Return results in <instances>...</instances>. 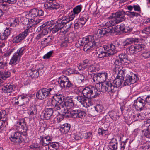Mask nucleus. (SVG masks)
<instances>
[{
  "mask_svg": "<svg viewBox=\"0 0 150 150\" xmlns=\"http://www.w3.org/2000/svg\"><path fill=\"white\" fill-rule=\"evenodd\" d=\"M48 146V150H58L59 145L57 142H51L49 144Z\"/></svg>",
  "mask_w": 150,
  "mask_h": 150,
  "instance_id": "nucleus-37",
  "label": "nucleus"
},
{
  "mask_svg": "<svg viewBox=\"0 0 150 150\" xmlns=\"http://www.w3.org/2000/svg\"><path fill=\"white\" fill-rule=\"evenodd\" d=\"M128 140V139H127L125 141H121L120 144V150H124L126 143Z\"/></svg>",
  "mask_w": 150,
  "mask_h": 150,
  "instance_id": "nucleus-56",
  "label": "nucleus"
},
{
  "mask_svg": "<svg viewBox=\"0 0 150 150\" xmlns=\"http://www.w3.org/2000/svg\"><path fill=\"white\" fill-rule=\"evenodd\" d=\"M58 82L61 87L63 88L70 89L74 88L75 86L68 77L64 75L61 76L59 78Z\"/></svg>",
  "mask_w": 150,
  "mask_h": 150,
  "instance_id": "nucleus-11",
  "label": "nucleus"
},
{
  "mask_svg": "<svg viewBox=\"0 0 150 150\" xmlns=\"http://www.w3.org/2000/svg\"><path fill=\"white\" fill-rule=\"evenodd\" d=\"M30 33L29 28L25 29L24 32L20 33L17 35L14 36L12 40V42L13 43H18L23 40L25 37L28 35Z\"/></svg>",
  "mask_w": 150,
  "mask_h": 150,
  "instance_id": "nucleus-16",
  "label": "nucleus"
},
{
  "mask_svg": "<svg viewBox=\"0 0 150 150\" xmlns=\"http://www.w3.org/2000/svg\"><path fill=\"white\" fill-rule=\"evenodd\" d=\"M1 76H0V77L3 80H5L6 79L9 77L11 75V73L10 72L8 71H4V72H2L1 71Z\"/></svg>",
  "mask_w": 150,
  "mask_h": 150,
  "instance_id": "nucleus-45",
  "label": "nucleus"
},
{
  "mask_svg": "<svg viewBox=\"0 0 150 150\" xmlns=\"http://www.w3.org/2000/svg\"><path fill=\"white\" fill-rule=\"evenodd\" d=\"M125 12L122 10L118 11L112 15L113 17L109 21L107 22L108 25L114 26L116 24L125 20Z\"/></svg>",
  "mask_w": 150,
  "mask_h": 150,
  "instance_id": "nucleus-5",
  "label": "nucleus"
},
{
  "mask_svg": "<svg viewBox=\"0 0 150 150\" xmlns=\"http://www.w3.org/2000/svg\"><path fill=\"white\" fill-rule=\"evenodd\" d=\"M40 144L44 146H48L50 144L51 141V138L49 136L40 137Z\"/></svg>",
  "mask_w": 150,
  "mask_h": 150,
  "instance_id": "nucleus-29",
  "label": "nucleus"
},
{
  "mask_svg": "<svg viewBox=\"0 0 150 150\" xmlns=\"http://www.w3.org/2000/svg\"><path fill=\"white\" fill-rule=\"evenodd\" d=\"M121 69V68L118 69V73L117 77L124 79V77L125 74L127 73V71L122 67Z\"/></svg>",
  "mask_w": 150,
  "mask_h": 150,
  "instance_id": "nucleus-40",
  "label": "nucleus"
},
{
  "mask_svg": "<svg viewBox=\"0 0 150 150\" xmlns=\"http://www.w3.org/2000/svg\"><path fill=\"white\" fill-rule=\"evenodd\" d=\"M141 56L144 59H147L150 57V51L143 53L141 54Z\"/></svg>",
  "mask_w": 150,
  "mask_h": 150,
  "instance_id": "nucleus-63",
  "label": "nucleus"
},
{
  "mask_svg": "<svg viewBox=\"0 0 150 150\" xmlns=\"http://www.w3.org/2000/svg\"><path fill=\"white\" fill-rule=\"evenodd\" d=\"M32 71V74L31 76L34 78H37L39 76L38 70L33 69L31 70Z\"/></svg>",
  "mask_w": 150,
  "mask_h": 150,
  "instance_id": "nucleus-57",
  "label": "nucleus"
},
{
  "mask_svg": "<svg viewBox=\"0 0 150 150\" xmlns=\"http://www.w3.org/2000/svg\"><path fill=\"white\" fill-rule=\"evenodd\" d=\"M26 123L25 122V119L23 118L19 120L18 122H17V125L19 126V127L21 126V128L25 131L23 132L18 131V132L20 134V136H25L27 134V128L26 126Z\"/></svg>",
  "mask_w": 150,
  "mask_h": 150,
  "instance_id": "nucleus-23",
  "label": "nucleus"
},
{
  "mask_svg": "<svg viewBox=\"0 0 150 150\" xmlns=\"http://www.w3.org/2000/svg\"><path fill=\"white\" fill-rule=\"evenodd\" d=\"M74 19L73 15L71 16L69 13L68 17L64 16L62 17L59 19L65 25H66L70 21Z\"/></svg>",
  "mask_w": 150,
  "mask_h": 150,
  "instance_id": "nucleus-35",
  "label": "nucleus"
},
{
  "mask_svg": "<svg viewBox=\"0 0 150 150\" xmlns=\"http://www.w3.org/2000/svg\"><path fill=\"white\" fill-rule=\"evenodd\" d=\"M7 120V114L5 110H0V120Z\"/></svg>",
  "mask_w": 150,
  "mask_h": 150,
  "instance_id": "nucleus-47",
  "label": "nucleus"
},
{
  "mask_svg": "<svg viewBox=\"0 0 150 150\" xmlns=\"http://www.w3.org/2000/svg\"><path fill=\"white\" fill-rule=\"evenodd\" d=\"M64 96L62 94H57L54 95L51 99V105L54 107L53 109H59L62 103L64 101Z\"/></svg>",
  "mask_w": 150,
  "mask_h": 150,
  "instance_id": "nucleus-10",
  "label": "nucleus"
},
{
  "mask_svg": "<svg viewBox=\"0 0 150 150\" xmlns=\"http://www.w3.org/2000/svg\"><path fill=\"white\" fill-rule=\"evenodd\" d=\"M4 2L2 1L0 2V8L4 11L7 10L8 7V5L6 3H4Z\"/></svg>",
  "mask_w": 150,
  "mask_h": 150,
  "instance_id": "nucleus-60",
  "label": "nucleus"
},
{
  "mask_svg": "<svg viewBox=\"0 0 150 150\" xmlns=\"http://www.w3.org/2000/svg\"><path fill=\"white\" fill-rule=\"evenodd\" d=\"M123 81L124 79L116 76L115 80L112 81V82L115 87L117 88L121 86Z\"/></svg>",
  "mask_w": 150,
  "mask_h": 150,
  "instance_id": "nucleus-34",
  "label": "nucleus"
},
{
  "mask_svg": "<svg viewBox=\"0 0 150 150\" xmlns=\"http://www.w3.org/2000/svg\"><path fill=\"white\" fill-rule=\"evenodd\" d=\"M118 58L124 64H128V61H129L128 58L127 56V54H122L119 55L118 56Z\"/></svg>",
  "mask_w": 150,
  "mask_h": 150,
  "instance_id": "nucleus-38",
  "label": "nucleus"
},
{
  "mask_svg": "<svg viewBox=\"0 0 150 150\" xmlns=\"http://www.w3.org/2000/svg\"><path fill=\"white\" fill-rule=\"evenodd\" d=\"M98 132L99 135L105 136L108 135V131L107 130H105L102 128H99L98 130Z\"/></svg>",
  "mask_w": 150,
  "mask_h": 150,
  "instance_id": "nucleus-51",
  "label": "nucleus"
},
{
  "mask_svg": "<svg viewBox=\"0 0 150 150\" xmlns=\"http://www.w3.org/2000/svg\"><path fill=\"white\" fill-rule=\"evenodd\" d=\"M145 46L142 44L136 43L134 45L128 47L126 49L127 51L132 54L144 50Z\"/></svg>",
  "mask_w": 150,
  "mask_h": 150,
  "instance_id": "nucleus-13",
  "label": "nucleus"
},
{
  "mask_svg": "<svg viewBox=\"0 0 150 150\" xmlns=\"http://www.w3.org/2000/svg\"><path fill=\"white\" fill-rule=\"evenodd\" d=\"M139 42L138 38H128L126 39L123 42V44L124 46H127L130 45L133 42L138 43Z\"/></svg>",
  "mask_w": 150,
  "mask_h": 150,
  "instance_id": "nucleus-32",
  "label": "nucleus"
},
{
  "mask_svg": "<svg viewBox=\"0 0 150 150\" xmlns=\"http://www.w3.org/2000/svg\"><path fill=\"white\" fill-rule=\"evenodd\" d=\"M57 91L56 86L54 84L50 85L46 87L39 89L36 93V97L39 100H43Z\"/></svg>",
  "mask_w": 150,
  "mask_h": 150,
  "instance_id": "nucleus-2",
  "label": "nucleus"
},
{
  "mask_svg": "<svg viewBox=\"0 0 150 150\" xmlns=\"http://www.w3.org/2000/svg\"><path fill=\"white\" fill-rule=\"evenodd\" d=\"M74 104L73 100L71 99H68L64 101V103L62 105H64L66 108L71 109L73 108Z\"/></svg>",
  "mask_w": 150,
  "mask_h": 150,
  "instance_id": "nucleus-31",
  "label": "nucleus"
},
{
  "mask_svg": "<svg viewBox=\"0 0 150 150\" xmlns=\"http://www.w3.org/2000/svg\"><path fill=\"white\" fill-rule=\"evenodd\" d=\"M60 5L56 1L44 4V8L46 9H57L60 7Z\"/></svg>",
  "mask_w": 150,
  "mask_h": 150,
  "instance_id": "nucleus-28",
  "label": "nucleus"
},
{
  "mask_svg": "<svg viewBox=\"0 0 150 150\" xmlns=\"http://www.w3.org/2000/svg\"><path fill=\"white\" fill-rule=\"evenodd\" d=\"M70 127V124L65 123L60 126V130L62 133L66 134L69 132Z\"/></svg>",
  "mask_w": 150,
  "mask_h": 150,
  "instance_id": "nucleus-33",
  "label": "nucleus"
},
{
  "mask_svg": "<svg viewBox=\"0 0 150 150\" xmlns=\"http://www.w3.org/2000/svg\"><path fill=\"white\" fill-rule=\"evenodd\" d=\"M77 99L83 106L86 108L92 106L93 104V103L91 99L87 98L84 96H79L77 97Z\"/></svg>",
  "mask_w": 150,
  "mask_h": 150,
  "instance_id": "nucleus-19",
  "label": "nucleus"
},
{
  "mask_svg": "<svg viewBox=\"0 0 150 150\" xmlns=\"http://www.w3.org/2000/svg\"><path fill=\"white\" fill-rule=\"evenodd\" d=\"M56 25L61 30L65 25L59 19L56 21Z\"/></svg>",
  "mask_w": 150,
  "mask_h": 150,
  "instance_id": "nucleus-53",
  "label": "nucleus"
},
{
  "mask_svg": "<svg viewBox=\"0 0 150 150\" xmlns=\"http://www.w3.org/2000/svg\"><path fill=\"white\" fill-rule=\"evenodd\" d=\"M108 78V74L105 72L94 74L93 79L94 82L97 84L103 83Z\"/></svg>",
  "mask_w": 150,
  "mask_h": 150,
  "instance_id": "nucleus-15",
  "label": "nucleus"
},
{
  "mask_svg": "<svg viewBox=\"0 0 150 150\" xmlns=\"http://www.w3.org/2000/svg\"><path fill=\"white\" fill-rule=\"evenodd\" d=\"M93 108L97 113H100L103 110L104 108L101 105L97 104Z\"/></svg>",
  "mask_w": 150,
  "mask_h": 150,
  "instance_id": "nucleus-46",
  "label": "nucleus"
},
{
  "mask_svg": "<svg viewBox=\"0 0 150 150\" xmlns=\"http://www.w3.org/2000/svg\"><path fill=\"white\" fill-rule=\"evenodd\" d=\"M118 148V142L111 144L109 146V149L108 150H117Z\"/></svg>",
  "mask_w": 150,
  "mask_h": 150,
  "instance_id": "nucleus-54",
  "label": "nucleus"
},
{
  "mask_svg": "<svg viewBox=\"0 0 150 150\" xmlns=\"http://www.w3.org/2000/svg\"><path fill=\"white\" fill-rule=\"evenodd\" d=\"M87 41L86 37L80 38L76 43L75 46L77 47H79L80 46L83 45L85 46L86 45L88 44Z\"/></svg>",
  "mask_w": 150,
  "mask_h": 150,
  "instance_id": "nucleus-30",
  "label": "nucleus"
},
{
  "mask_svg": "<svg viewBox=\"0 0 150 150\" xmlns=\"http://www.w3.org/2000/svg\"><path fill=\"white\" fill-rule=\"evenodd\" d=\"M82 6L81 5L76 6L73 9V12H72L71 11V13H70V14L71 16L73 15L74 18L75 15L78 14L81 12L82 10Z\"/></svg>",
  "mask_w": 150,
  "mask_h": 150,
  "instance_id": "nucleus-36",
  "label": "nucleus"
},
{
  "mask_svg": "<svg viewBox=\"0 0 150 150\" xmlns=\"http://www.w3.org/2000/svg\"><path fill=\"white\" fill-rule=\"evenodd\" d=\"M21 96V98L22 100V102H23L24 105H25L27 103V102L29 101L30 97L29 95L27 94H23L20 95Z\"/></svg>",
  "mask_w": 150,
  "mask_h": 150,
  "instance_id": "nucleus-44",
  "label": "nucleus"
},
{
  "mask_svg": "<svg viewBox=\"0 0 150 150\" xmlns=\"http://www.w3.org/2000/svg\"><path fill=\"white\" fill-rule=\"evenodd\" d=\"M138 79V77L136 74L130 73L126 75L123 85V86H129L132 84L135 83Z\"/></svg>",
  "mask_w": 150,
  "mask_h": 150,
  "instance_id": "nucleus-14",
  "label": "nucleus"
},
{
  "mask_svg": "<svg viewBox=\"0 0 150 150\" xmlns=\"http://www.w3.org/2000/svg\"><path fill=\"white\" fill-rule=\"evenodd\" d=\"M150 119H148L146 122H145L144 126L146 128L142 130V134L147 138H150Z\"/></svg>",
  "mask_w": 150,
  "mask_h": 150,
  "instance_id": "nucleus-27",
  "label": "nucleus"
},
{
  "mask_svg": "<svg viewBox=\"0 0 150 150\" xmlns=\"http://www.w3.org/2000/svg\"><path fill=\"white\" fill-rule=\"evenodd\" d=\"M10 140L18 144H20L23 141L22 136H20V134L17 132H13L9 138Z\"/></svg>",
  "mask_w": 150,
  "mask_h": 150,
  "instance_id": "nucleus-22",
  "label": "nucleus"
},
{
  "mask_svg": "<svg viewBox=\"0 0 150 150\" xmlns=\"http://www.w3.org/2000/svg\"><path fill=\"white\" fill-rule=\"evenodd\" d=\"M91 62V61L86 59L84 60L81 63V67L83 69L88 68V73L90 74H91L90 73L95 72L98 70L96 67V64H92Z\"/></svg>",
  "mask_w": 150,
  "mask_h": 150,
  "instance_id": "nucleus-12",
  "label": "nucleus"
},
{
  "mask_svg": "<svg viewBox=\"0 0 150 150\" xmlns=\"http://www.w3.org/2000/svg\"><path fill=\"white\" fill-rule=\"evenodd\" d=\"M53 52V51L52 50L49 51L44 56L43 58L44 59H49L52 56Z\"/></svg>",
  "mask_w": 150,
  "mask_h": 150,
  "instance_id": "nucleus-64",
  "label": "nucleus"
},
{
  "mask_svg": "<svg viewBox=\"0 0 150 150\" xmlns=\"http://www.w3.org/2000/svg\"><path fill=\"white\" fill-rule=\"evenodd\" d=\"M19 22V21L18 18L12 19L11 20V26L15 27L18 25Z\"/></svg>",
  "mask_w": 150,
  "mask_h": 150,
  "instance_id": "nucleus-52",
  "label": "nucleus"
},
{
  "mask_svg": "<svg viewBox=\"0 0 150 150\" xmlns=\"http://www.w3.org/2000/svg\"><path fill=\"white\" fill-rule=\"evenodd\" d=\"M110 117L113 120H116L117 119V113L116 110H112L108 113Z\"/></svg>",
  "mask_w": 150,
  "mask_h": 150,
  "instance_id": "nucleus-39",
  "label": "nucleus"
},
{
  "mask_svg": "<svg viewBox=\"0 0 150 150\" xmlns=\"http://www.w3.org/2000/svg\"><path fill=\"white\" fill-rule=\"evenodd\" d=\"M107 23V22L105 24V25L103 28L101 29L97 30L96 33L95 35V36L97 37V39L105 35L107 36L112 34V32L114 31L113 30H111L112 26L110 25L108 26Z\"/></svg>",
  "mask_w": 150,
  "mask_h": 150,
  "instance_id": "nucleus-9",
  "label": "nucleus"
},
{
  "mask_svg": "<svg viewBox=\"0 0 150 150\" xmlns=\"http://www.w3.org/2000/svg\"><path fill=\"white\" fill-rule=\"evenodd\" d=\"M123 64L124 63H122V62L117 57L114 62V65L116 68L118 69L122 67V64Z\"/></svg>",
  "mask_w": 150,
  "mask_h": 150,
  "instance_id": "nucleus-43",
  "label": "nucleus"
},
{
  "mask_svg": "<svg viewBox=\"0 0 150 150\" xmlns=\"http://www.w3.org/2000/svg\"><path fill=\"white\" fill-rule=\"evenodd\" d=\"M50 30L51 31L53 34H54L60 30L59 28L56 25H54L53 28H51Z\"/></svg>",
  "mask_w": 150,
  "mask_h": 150,
  "instance_id": "nucleus-62",
  "label": "nucleus"
},
{
  "mask_svg": "<svg viewBox=\"0 0 150 150\" xmlns=\"http://www.w3.org/2000/svg\"><path fill=\"white\" fill-rule=\"evenodd\" d=\"M41 43L42 44L45 46H46L50 44L49 41L47 40V37H44L41 40Z\"/></svg>",
  "mask_w": 150,
  "mask_h": 150,
  "instance_id": "nucleus-59",
  "label": "nucleus"
},
{
  "mask_svg": "<svg viewBox=\"0 0 150 150\" xmlns=\"http://www.w3.org/2000/svg\"><path fill=\"white\" fill-rule=\"evenodd\" d=\"M98 86V85H97L95 86H90L85 87L82 91L83 96L89 99L96 98L98 96L100 93Z\"/></svg>",
  "mask_w": 150,
  "mask_h": 150,
  "instance_id": "nucleus-3",
  "label": "nucleus"
},
{
  "mask_svg": "<svg viewBox=\"0 0 150 150\" xmlns=\"http://www.w3.org/2000/svg\"><path fill=\"white\" fill-rule=\"evenodd\" d=\"M146 103L144 99V96L139 97L134 101L133 105L137 110H141L143 108H145Z\"/></svg>",
  "mask_w": 150,
  "mask_h": 150,
  "instance_id": "nucleus-18",
  "label": "nucleus"
},
{
  "mask_svg": "<svg viewBox=\"0 0 150 150\" xmlns=\"http://www.w3.org/2000/svg\"><path fill=\"white\" fill-rule=\"evenodd\" d=\"M87 14H83L82 16L81 17L79 18V20L81 22L85 24L86 22L89 19V17Z\"/></svg>",
  "mask_w": 150,
  "mask_h": 150,
  "instance_id": "nucleus-49",
  "label": "nucleus"
},
{
  "mask_svg": "<svg viewBox=\"0 0 150 150\" xmlns=\"http://www.w3.org/2000/svg\"><path fill=\"white\" fill-rule=\"evenodd\" d=\"M86 37L88 44L84 46L83 50L85 52H88L97 46L98 39L95 36V35L94 36L88 35L86 36Z\"/></svg>",
  "mask_w": 150,
  "mask_h": 150,
  "instance_id": "nucleus-7",
  "label": "nucleus"
},
{
  "mask_svg": "<svg viewBox=\"0 0 150 150\" xmlns=\"http://www.w3.org/2000/svg\"><path fill=\"white\" fill-rule=\"evenodd\" d=\"M55 111H59L58 113L60 112L63 117L66 118H68L71 117V111L69 109L66 108L64 105H62L60 106V108L58 109H54Z\"/></svg>",
  "mask_w": 150,
  "mask_h": 150,
  "instance_id": "nucleus-21",
  "label": "nucleus"
},
{
  "mask_svg": "<svg viewBox=\"0 0 150 150\" xmlns=\"http://www.w3.org/2000/svg\"><path fill=\"white\" fill-rule=\"evenodd\" d=\"M28 114L30 115L33 116L37 114V111L36 106H33L31 107L28 111Z\"/></svg>",
  "mask_w": 150,
  "mask_h": 150,
  "instance_id": "nucleus-42",
  "label": "nucleus"
},
{
  "mask_svg": "<svg viewBox=\"0 0 150 150\" xmlns=\"http://www.w3.org/2000/svg\"><path fill=\"white\" fill-rule=\"evenodd\" d=\"M54 21L52 20L50 21H48L41 25L42 28L48 27V28L50 29V28L51 27L53 24Z\"/></svg>",
  "mask_w": 150,
  "mask_h": 150,
  "instance_id": "nucleus-50",
  "label": "nucleus"
},
{
  "mask_svg": "<svg viewBox=\"0 0 150 150\" xmlns=\"http://www.w3.org/2000/svg\"><path fill=\"white\" fill-rule=\"evenodd\" d=\"M44 12L42 10L35 8L31 9L30 11L29 16L31 18L30 20L31 21H35V18L38 16H43Z\"/></svg>",
  "mask_w": 150,
  "mask_h": 150,
  "instance_id": "nucleus-17",
  "label": "nucleus"
},
{
  "mask_svg": "<svg viewBox=\"0 0 150 150\" xmlns=\"http://www.w3.org/2000/svg\"><path fill=\"white\" fill-rule=\"evenodd\" d=\"M126 14L131 17H133L134 16L137 17L139 14L134 12L127 11Z\"/></svg>",
  "mask_w": 150,
  "mask_h": 150,
  "instance_id": "nucleus-58",
  "label": "nucleus"
},
{
  "mask_svg": "<svg viewBox=\"0 0 150 150\" xmlns=\"http://www.w3.org/2000/svg\"><path fill=\"white\" fill-rule=\"evenodd\" d=\"M74 137L75 140H79L82 138V134L79 132H76L75 134Z\"/></svg>",
  "mask_w": 150,
  "mask_h": 150,
  "instance_id": "nucleus-61",
  "label": "nucleus"
},
{
  "mask_svg": "<svg viewBox=\"0 0 150 150\" xmlns=\"http://www.w3.org/2000/svg\"><path fill=\"white\" fill-rule=\"evenodd\" d=\"M54 109L51 108H48L45 109V111L42 113L41 115L46 120H48L51 116H54L56 115L54 113L55 112L54 111Z\"/></svg>",
  "mask_w": 150,
  "mask_h": 150,
  "instance_id": "nucleus-26",
  "label": "nucleus"
},
{
  "mask_svg": "<svg viewBox=\"0 0 150 150\" xmlns=\"http://www.w3.org/2000/svg\"><path fill=\"white\" fill-rule=\"evenodd\" d=\"M75 37L72 34L66 35L61 42L60 46L62 47H65L68 46L69 44L71 43L74 40Z\"/></svg>",
  "mask_w": 150,
  "mask_h": 150,
  "instance_id": "nucleus-20",
  "label": "nucleus"
},
{
  "mask_svg": "<svg viewBox=\"0 0 150 150\" xmlns=\"http://www.w3.org/2000/svg\"><path fill=\"white\" fill-rule=\"evenodd\" d=\"M119 46L118 42L115 41L113 44L105 45L96 50V52L99 58H103L105 57L112 55L117 52L116 48Z\"/></svg>",
  "mask_w": 150,
  "mask_h": 150,
  "instance_id": "nucleus-1",
  "label": "nucleus"
},
{
  "mask_svg": "<svg viewBox=\"0 0 150 150\" xmlns=\"http://www.w3.org/2000/svg\"><path fill=\"white\" fill-rule=\"evenodd\" d=\"M16 88L15 86L13 83H8L4 84L2 88V90L5 93H10L14 91Z\"/></svg>",
  "mask_w": 150,
  "mask_h": 150,
  "instance_id": "nucleus-25",
  "label": "nucleus"
},
{
  "mask_svg": "<svg viewBox=\"0 0 150 150\" xmlns=\"http://www.w3.org/2000/svg\"><path fill=\"white\" fill-rule=\"evenodd\" d=\"M38 28H39L40 30V31L42 30L41 33L44 36L45 35H47L49 32L50 31V29L48 28V27H47V28H42L41 26L39 27Z\"/></svg>",
  "mask_w": 150,
  "mask_h": 150,
  "instance_id": "nucleus-48",
  "label": "nucleus"
},
{
  "mask_svg": "<svg viewBox=\"0 0 150 150\" xmlns=\"http://www.w3.org/2000/svg\"><path fill=\"white\" fill-rule=\"evenodd\" d=\"M8 122L7 120H0V129L2 128L5 127L7 125Z\"/></svg>",
  "mask_w": 150,
  "mask_h": 150,
  "instance_id": "nucleus-55",
  "label": "nucleus"
},
{
  "mask_svg": "<svg viewBox=\"0 0 150 150\" xmlns=\"http://www.w3.org/2000/svg\"><path fill=\"white\" fill-rule=\"evenodd\" d=\"M26 51V49L24 47L19 48L14 52L13 55L10 60L9 64H10L16 65L19 62L20 59Z\"/></svg>",
  "mask_w": 150,
  "mask_h": 150,
  "instance_id": "nucleus-6",
  "label": "nucleus"
},
{
  "mask_svg": "<svg viewBox=\"0 0 150 150\" xmlns=\"http://www.w3.org/2000/svg\"><path fill=\"white\" fill-rule=\"evenodd\" d=\"M86 37L88 44L84 46L83 50L85 52H88L97 46L98 39L95 36V35L94 36L88 35L86 36Z\"/></svg>",
  "mask_w": 150,
  "mask_h": 150,
  "instance_id": "nucleus-8",
  "label": "nucleus"
},
{
  "mask_svg": "<svg viewBox=\"0 0 150 150\" xmlns=\"http://www.w3.org/2000/svg\"><path fill=\"white\" fill-rule=\"evenodd\" d=\"M98 89L100 93L102 92H107L110 95H113L117 91V88L115 87L112 81H106L102 83L98 84Z\"/></svg>",
  "mask_w": 150,
  "mask_h": 150,
  "instance_id": "nucleus-4",
  "label": "nucleus"
},
{
  "mask_svg": "<svg viewBox=\"0 0 150 150\" xmlns=\"http://www.w3.org/2000/svg\"><path fill=\"white\" fill-rule=\"evenodd\" d=\"M71 117L74 118H78L85 117L86 114L84 111L81 110H74L73 109L71 111Z\"/></svg>",
  "mask_w": 150,
  "mask_h": 150,
  "instance_id": "nucleus-24",
  "label": "nucleus"
},
{
  "mask_svg": "<svg viewBox=\"0 0 150 150\" xmlns=\"http://www.w3.org/2000/svg\"><path fill=\"white\" fill-rule=\"evenodd\" d=\"M24 2L23 1H22L21 3L19 1L17 2V0H8L6 3H8L11 5H15L17 4L18 6L22 7L23 6V4Z\"/></svg>",
  "mask_w": 150,
  "mask_h": 150,
  "instance_id": "nucleus-41",
  "label": "nucleus"
}]
</instances>
